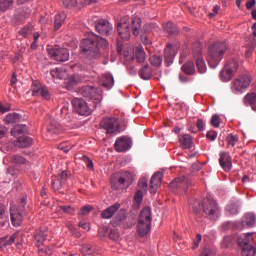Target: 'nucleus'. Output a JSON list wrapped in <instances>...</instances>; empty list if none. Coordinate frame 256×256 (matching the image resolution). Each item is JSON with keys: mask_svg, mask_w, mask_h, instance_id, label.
Wrapping results in <instances>:
<instances>
[{"mask_svg": "<svg viewBox=\"0 0 256 256\" xmlns=\"http://www.w3.org/2000/svg\"><path fill=\"white\" fill-rule=\"evenodd\" d=\"M68 177L69 173H67V171H63L61 174L58 175L57 179H59V181H61V183L65 185Z\"/></svg>", "mask_w": 256, "mask_h": 256, "instance_id": "5fc2aeb1", "label": "nucleus"}, {"mask_svg": "<svg viewBox=\"0 0 256 256\" xmlns=\"http://www.w3.org/2000/svg\"><path fill=\"white\" fill-rule=\"evenodd\" d=\"M255 7V0H250L246 3V9H253Z\"/></svg>", "mask_w": 256, "mask_h": 256, "instance_id": "774afa93", "label": "nucleus"}, {"mask_svg": "<svg viewBox=\"0 0 256 256\" xmlns=\"http://www.w3.org/2000/svg\"><path fill=\"white\" fill-rule=\"evenodd\" d=\"M101 83L103 87H106V89H111V87L115 85V80L113 79V75L109 73L102 75Z\"/></svg>", "mask_w": 256, "mask_h": 256, "instance_id": "b1692460", "label": "nucleus"}, {"mask_svg": "<svg viewBox=\"0 0 256 256\" xmlns=\"http://www.w3.org/2000/svg\"><path fill=\"white\" fill-rule=\"evenodd\" d=\"M95 29L100 35H111L113 33V25L105 19H99L94 22Z\"/></svg>", "mask_w": 256, "mask_h": 256, "instance_id": "4468645a", "label": "nucleus"}, {"mask_svg": "<svg viewBox=\"0 0 256 256\" xmlns=\"http://www.w3.org/2000/svg\"><path fill=\"white\" fill-rule=\"evenodd\" d=\"M143 201V190H138L134 195V208L139 209L141 202Z\"/></svg>", "mask_w": 256, "mask_h": 256, "instance_id": "58836bf2", "label": "nucleus"}, {"mask_svg": "<svg viewBox=\"0 0 256 256\" xmlns=\"http://www.w3.org/2000/svg\"><path fill=\"white\" fill-rule=\"evenodd\" d=\"M63 5L67 9H73V7H77V0H63Z\"/></svg>", "mask_w": 256, "mask_h": 256, "instance_id": "de8ad7c7", "label": "nucleus"}, {"mask_svg": "<svg viewBox=\"0 0 256 256\" xmlns=\"http://www.w3.org/2000/svg\"><path fill=\"white\" fill-rule=\"evenodd\" d=\"M118 183H119V185H123V186H121V189H124V187L125 188L129 187V181H127V179H125L124 177H120L118 179Z\"/></svg>", "mask_w": 256, "mask_h": 256, "instance_id": "bf43d9fd", "label": "nucleus"}, {"mask_svg": "<svg viewBox=\"0 0 256 256\" xmlns=\"http://www.w3.org/2000/svg\"><path fill=\"white\" fill-rule=\"evenodd\" d=\"M210 123L212 127H219V123H220L219 115L217 114L213 115Z\"/></svg>", "mask_w": 256, "mask_h": 256, "instance_id": "6e6d98bb", "label": "nucleus"}, {"mask_svg": "<svg viewBox=\"0 0 256 256\" xmlns=\"http://www.w3.org/2000/svg\"><path fill=\"white\" fill-rule=\"evenodd\" d=\"M151 208L145 207L141 210L137 224V233L139 237H145L151 231Z\"/></svg>", "mask_w": 256, "mask_h": 256, "instance_id": "20e7f679", "label": "nucleus"}, {"mask_svg": "<svg viewBox=\"0 0 256 256\" xmlns=\"http://www.w3.org/2000/svg\"><path fill=\"white\" fill-rule=\"evenodd\" d=\"M157 28V24H146L144 26L145 31H153V29Z\"/></svg>", "mask_w": 256, "mask_h": 256, "instance_id": "338daca9", "label": "nucleus"}, {"mask_svg": "<svg viewBox=\"0 0 256 256\" xmlns=\"http://www.w3.org/2000/svg\"><path fill=\"white\" fill-rule=\"evenodd\" d=\"M132 144L133 141L131 138L122 136L116 140L114 147L118 153H125V151H129V149H131Z\"/></svg>", "mask_w": 256, "mask_h": 256, "instance_id": "2eb2a0df", "label": "nucleus"}, {"mask_svg": "<svg viewBox=\"0 0 256 256\" xmlns=\"http://www.w3.org/2000/svg\"><path fill=\"white\" fill-rule=\"evenodd\" d=\"M228 145L231 147H235L237 145V141H239V137L237 135L229 134L226 138Z\"/></svg>", "mask_w": 256, "mask_h": 256, "instance_id": "79ce46f5", "label": "nucleus"}, {"mask_svg": "<svg viewBox=\"0 0 256 256\" xmlns=\"http://www.w3.org/2000/svg\"><path fill=\"white\" fill-rule=\"evenodd\" d=\"M47 53L50 59H53L58 63H65V61H69V50L66 48L48 47Z\"/></svg>", "mask_w": 256, "mask_h": 256, "instance_id": "0eeeda50", "label": "nucleus"}, {"mask_svg": "<svg viewBox=\"0 0 256 256\" xmlns=\"http://www.w3.org/2000/svg\"><path fill=\"white\" fill-rule=\"evenodd\" d=\"M27 197L23 196L18 206H12L10 208V219L14 227H21V223L27 215Z\"/></svg>", "mask_w": 256, "mask_h": 256, "instance_id": "7ed1b4c3", "label": "nucleus"}, {"mask_svg": "<svg viewBox=\"0 0 256 256\" xmlns=\"http://www.w3.org/2000/svg\"><path fill=\"white\" fill-rule=\"evenodd\" d=\"M84 161H86V166L88 169H93V161L89 157L84 156Z\"/></svg>", "mask_w": 256, "mask_h": 256, "instance_id": "69168bd1", "label": "nucleus"}, {"mask_svg": "<svg viewBox=\"0 0 256 256\" xmlns=\"http://www.w3.org/2000/svg\"><path fill=\"white\" fill-rule=\"evenodd\" d=\"M207 139H209L210 141H215L217 139V132L215 131H209L206 134Z\"/></svg>", "mask_w": 256, "mask_h": 256, "instance_id": "052dcab7", "label": "nucleus"}, {"mask_svg": "<svg viewBox=\"0 0 256 256\" xmlns=\"http://www.w3.org/2000/svg\"><path fill=\"white\" fill-rule=\"evenodd\" d=\"M72 106L74 110L78 113V115H89L91 113V108L89 104L82 98H74L72 100Z\"/></svg>", "mask_w": 256, "mask_h": 256, "instance_id": "ddd939ff", "label": "nucleus"}, {"mask_svg": "<svg viewBox=\"0 0 256 256\" xmlns=\"http://www.w3.org/2000/svg\"><path fill=\"white\" fill-rule=\"evenodd\" d=\"M193 211L194 213H203L202 215H205L208 219H212V221L219 219L221 213L219 205L211 198H204L202 204L200 201H196L193 205Z\"/></svg>", "mask_w": 256, "mask_h": 256, "instance_id": "f257e3e1", "label": "nucleus"}, {"mask_svg": "<svg viewBox=\"0 0 256 256\" xmlns=\"http://www.w3.org/2000/svg\"><path fill=\"white\" fill-rule=\"evenodd\" d=\"M226 210L230 215H237L239 213V202L238 201H231L227 206Z\"/></svg>", "mask_w": 256, "mask_h": 256, "instance_id": "72a5a7b5", "label": "nucleus"}, {"mask_svg": "<svg viewBox=\"0 0 256 256\" xmlns=\"http://www.w3.org/2000/svg\"><path fill=\"white\" fill-rule=\"evenodd\" d=\"M140 29H141V18L139 17L132 18V33L135 37L139 35Z\"/></svg>", "mask_w": 256, "mask_h": 256, "instance_id": "7c9ffc66", "label": "nucleus"}, {"mask_svg": "<svg viewBox=\"0 0 256 256\" xmlns=\"http://www.w3.org/2000/svg\"><path fill=\"white\" fill-rule=\"evenodd\" d=\"M58 149H60V151H64V153H69L71 151V146H65V144H60L58 146Z\"/></svg>", "mask_w": 256, "mask_h": 256, "instance_id": "0e129e2a", "label": "nucleus"}, {"mask_svg": "<svg viewBox=\"0 0 256 256\" xmlns=\"http://www.w3.org/2000/svg\"><path fill=\"white\" fill-rule=\"evenodd\" d=\"M225 51H227V44L225 42H216L209 47L207 61L212 69H215L221 63Z\"/></svg>", "mask_w": 256, "mask_h": 256, "instance_id": "f03ea898", "label": "nucleus"}, {"mask_svg": "<svg viewBox=\"0 0 256 256\" xmlns=\"http://www.w3.org/2000/svg\"><path fill=\"white\" fill-rule=\"evenodd\" d=\"M163 179V173L162 172H156L153 174L150 180V193L152 195H155L157 193V189L161 187V180Z\"/></svg>", "mask_w": 256, "mask_h": 256, "instance_id": "a211bd4d", "label": "nucleus"}, {"mask_svg": "<svg viewBox=\"0 0 256 256\" xmlns=\"http://www.w3.org/2000/svg\"><path fill=\"white\" fill-rule=\"evenodd\" d=\"M94 39L97 43V47H103L104 49H107V47H109V42H107L105 38H94Z\"/></svg>", "mask_w": 256, "mask_h": 256, "instance_id": "c03bdc74", "label": "nucleus"}, {"mask_svg": "<svg viewBox=\"0 0 256 256\" xmlns=\"http://www.w3.org/2000/svg\"><path fill=\"white\" fill-rule=\"evenodd\" d=\"M27 131V127L24 125H17L12 130V136L13 137H19V135H23Z\"/></svg>", "mask_w": 256, "mask_h": 256, "instance_id": "e433bc0d", "label": "nucleus"}, {"mask_svg": "<svg viewBox=\"0 0 256 256\" xmlns=\"http://www.w3.org/2000/svg\"><path fill=\"white\" fill-rule=\"evenodd\" d=\"M243 222L245 223L246 227H255V223H256L255 214L253 213L245 214Z\"/></svg>", "mask_w": 256, "mask_h": 256, "instance_id": "f704fd0d", "label": "nucleus"}, {"mask_svg": "<svg viewBox=\"0 0 256 256\" xmlns=\"http://www.w3.org/2000/svg\"><path fill=\"white\" fill-rule=\"evenodd\" d=\"M196 127H197L198 131H203L205 129V122L203 121V119L197 120Z\"/></svg>", "mask_w": 256, "mask_h": 256, "instance_id": "680f3d73", "label": "nucleus"}, {"mask_svg": "<svg viewBox=\"0 0 256 256\" xmlns=\"http://www.w3.org/2000/svg\"><path fill=\"white\" fill-rule=\"evenodd\" d=\"M79 83V77L72 76L66 81V89L71 91Z\"/></svg>", "mask_w": 256, "mask_h": 256, "instance_id": "4c0bfd02", "label": "nucleus"}, {"mask_svg": "<svg viewBox=\"0 0 256 256\" xmlns=\"http://www.w3.org/2000/svg\"><path fill=\"white\" fill-rule=\"evenodd\" d=\"M19 33L22 35V37H28L29 33H31V28L29 26H25L19 31Z\"/></svg>", "mask_w": 256, "mask_h": 256, "instance_id": "4d7b16f0", "label": "nucleus"}, {"mask_svg": "<svg viewBox=\"0 0 256 256\" xmlns=\"http://www.w3.org/2000/svg\"><path fill=\"white\" fill-rule=\"evenodd\" d=\"M100 126L102 129H105L108 135H115V133H119V129H121L119 120H117L115 117L104 118L100 122Z\"/></svg>", "mask_w": 256, "mask_h": 256, "instance_id": "1a4fd4ad", "label": "nucleus"}, {"mask_svg": "<svg viewBox=\"0 0 256 256\" xmlns=\"http://www.w3.org/2000/svg\"><path fill=\"white\" fill-rule=\"evenodd\" d=\"M117 33L124 41H129L131 37V28H129L127 21L119 22L117 24Z\"/></svg>", "mask_w": 256, "mask_h": 256, "instance_id": "dca6fc26", "label": "nucleus"}, {"mask_svg": "<svg viewBox=\"0 0 256 256\" xmlns=\"http://www.w3.org/2000/svg\"><path fill=\"white\" fill-rule=\"evenodd\" d=\"M50 75L54 79H65L67 77V71L63 68H55L50 71Z\"/></svg>", "mask_w": 256, "mask_h": 256, "instance_id": "c85d7f7f", "label": "nucleus"}, {"mask_svg": "<svg viewBox=\"0 0 256 256\" xmlns=\"http://www.w3.org/2000/svg\"><path fill=\"white\" fill-rule=\"evenodd\" d=\"M175 57V49L173 45L168 44L164 50V63L167 67L173 64V59Z\"/></svg>", "mask_w": 256, "mask_h": 256, "instance_id": "aec40b11", "label": "nucleus"}, {"mask_svg": "<svg viewBox=\"0 0 256 256\" xmlns=\"http://www.w3.org/2000/svg\"><path fill=\"white\" fill-rule=\"evenodd\" d=\"M61 187H63V184L61 183V180H59L58 178L53 180L52 189H54V191H59V189H61Z\"/></svg>", "mask_w": 256, "mask_h": 256, "instance_id": "3c124183", "label": "nucleus"}, {"mask_svg": "<svg viewBox=\"0 0 256 256\" xmlns=\"http://www.w3.org/2000/svg\"><path fill=\"white\" fill-rule=\"evenodd\" d=\"M2 239H4V247H9V245H13V243H15V239H17V234H13L12 236H10L9 239H7V237H2Z\"/></svg>", "mask_w": 256, "mask_h": 256, "instance_id": "a18cd8bd", "label": "nucleus"}, {"mask_svg": "<svg viewBox=\"0 0 256 256\" xmlns=\"http://www.w3.org/2000/svg\"><path fill=\"white\" fill-rule=\"evenodd\" d=\"M39 96L43 97L46 101H49V99H51V96L49 95V90L46 87H42L39 92Z\"/></svg>", "mask_w": 256, "mask_h": 256, "instance_id": "49530a36", "label": "nucleus"}, {"mask_svg": "<svg viewBox=\"0 0 256 256\" xmlns=\"http://www.w3.org/2000/svg\"><path fill=\"white\" fill-rule=\"evenodd\" d=\"M60 211H63L64 213H67L68 215H73L75 213V209L71 206H60Z\"/></svg>", "mask_w": 256, "mask_h": 256, "instance_id": "8fccbe9b", "label": "nucleus"}, {"mask_svg": "<svg viewBox=\"0 0 256 256\" xmlns=\"http://www.w3.org/2000/svg\"><path fill=\"white\" fill-rule=\"evenodd\" d=\"M201 44L196 43L193 47V56L196 59V67H197V71L200 74H203L207 71V65H205V60H203V56H201Z\"/></svg>", "mask_w": 256, "mask_h": 256, "instance_id": "f8f14e48", "label": "nucleus"}, {"mask_svg": "<svg viewBox=\"0 0 256 256\" xmlns=\"http://www.w3.org/2000/svg\"><path fill=\"white\" fill-rule=\"evenodd\" d=\"M34 239L36 241V246L39 248L43 243H45V240L47 239V231L45 230H37L34 233Z\"/></svg>", "mask_w": 256, "mask_h": 256, "instance_id": "5701e85b", "label": "nucleus"}, {"mask_svg": "<svg viewBox=\"0 0 256 256\" xmlns=\"http://www.w3.org/2000/svg\"><path fill=\"white\" fill-rule=\"evenodd\" d=\"M93 211V206H84L80 209L79 215H89Z\"/></svg>", "mask_w": 256, "mask_h": 256, "instance_id": "603ef678", "label": "nucleus"}, {"mask_svg": "<svg viewBox=\"0 0 256 256\" xmlns=\"http://www.w3.org/2000/svg\"><path fill=\"white\" fill-rule=\"evenodd\" d=\"M253 233L243 234L237 239L239 247H241L242 256H255L256 248L253 244Z\"/></svg>", "mask_w": 256, "mask_h": 256, "instance_id": "423d86ee", "label": "nucleus"}, {"mask_svg": "<svg viewBox=\"0 0 256 256\" xmlns=\"http://www.w3.org/2000/svg\"><path fill=\"white\" fill-rule=\"evenodd\" d=\"M135 59L138 63H143L145 61V50H143V47L141 46L136 47Z\"/></svg>", "mask_w": 256, "mask_h": 256, "instance_id": "c9c22d12", "label": "nucleus"}, {"mask_svg": "<svg viewBox=\"0 0 256 256\" xmlns=\"http://www.w3.org/2000/svg\"><path fill=\"white\" fill-rule=\"evenodd\" d=\"M182 71L185 75H195V64L192 61L185 63L182 66Z\"/></svg>", "mask_w": 256, "mask_h": 256, "instance_id": "2f4dec72", "label": "nucleus"}, {"mask_svg": "<svg viewBox=\"0 0 256 256\" xmlns=\"http://www.w3.org/2000/svg\"><path fill=\"white\" fill-rule=\"evenodd\" d=\"M21 119L22 117L18 113H10L5 117L4 121L8 125H11V124L19 123Z\"/></svg>", "mask_w": 256, "mask_h": 256, "instance_id": "c756f323", "label": "nucleus"}, {"mask_svg": "<svg viewBox=\"0 0 256 256\" xmlns=\"http://www.w3.org/2000/svg\"><path fill=\"white\" fill-rule=\"evenodd\" d=\"M80 93L86 99H90V101H93L94 105H99V103H101V99H103V96L101 95V90L93 86L82 87Z\"/></svg>", "mask_w": 256, "mask_h": 256, "instance_id": "6e6552de", "label": "nucleus"}, {"mask_svg": "<svg viewBox=\"0 0 256 256\" xmlns=\"http://www.w3.org/2000/svg\"><path fill=\"white\" fill-rule=\"evenodd\" d=\"M220 167L224 171H231V168L233 167V162L231 159V155H229V152H221L220 158H219Z\"/></svg>", "mask_w": 256, "mask_h": 256, "instance_id": "f3484780", "label": "nucleus"}, {"mask_svg": "<svg viewBox=\"0 0 256 256\" xmlns=\"http://www.w3.org/2000/svg\"><path fill=\"white\" fill-rule=\"evenodd\" d=\"M139 75L141 79L148 81V79H151V75H153V70L149 67V65H145L139 70Z\"/></svg>", "mask_w": 256, "mask_h": 256, "instance_id": "cd10ccee", "label": "nucleus"}, {"mask_svg": "<svg viewBox=\"0 0 256 256\" xmlns=\"http://www.w3.org/2000/svg\"><path fill=\"white\" fill-rule=\"evenodd\" d=\"M33 143V139L27 136L19 137L16 142V147L25 148V147H31Z\"/></svg>", "mask_w": 256, "mask_h": 256, "instance_id": "bb28decb", "label": "nucleus"}, {"mask_svg": "<svg viewBox=\"0 0 256 256\" xmlns=\"http://www.w3.org/2000/svg\"><path fill=\"white\" fill-rule=\"evenodd\" d=\"M149 61L151 65H153L154 67H159L163 63V58L161 57V55L156 54L151 56L149 58Z\"/></svg>", "mask_w": 256, "mask_h": 256, "instance_id": "ea45409f", "label": "nucleus"}, {"mask_svg": "<svg viewBox=\"0 0 256 256\" xmlns=\"http://www.w3.org/2000/svg\"><path fill=\"white\" fill-rule=\"evenodd\" d=\"M83 255H92L93 247L91 245H84L81 249Z\"/></svg>", "mask_w": 256, "mask_h": 256, "instance_id": "864d4df0", "label": "nucleus"}, {"mask_svg": "<svg viewBox=\"0 0 256 256\" xmlns=\"http://www.w3.org/2000/svg\"><path fill=\"white\" fill-rule=\"evenodd\" d=\"M48 133H50L51 135H55V134L59 133V126L58 125H56V126L51 125L48 128Z\"/></svg>", "mask_w": 256, "mask_h": 256, "instance_id": "e2e57ef3", "label": "nucleus"}, {"mask_svg": "<svg viewBox=\"0 0 256 256\" xmlns=\"http://www.w3.org/2000/svg\"><path fill=\"white\" fill-rule=\"evenodd\" d=\"M65 19H67V14L64 12L55 16L54 31H59V28L63 26V23H65Z\"/></svg>", "mask_w": 256, "mask_h": 256, "instance_id": "a878e982", "label": "nucleus"}, {"mask_svg": "<svg viewBox=\"0 0 256 256\" xmlns=\"http://www.w3.org/2000/svg\"><path fill=\"white\" fill-rule=\"evenodd\" d=\"M178 141L182 149H191L193 145V138L189 134H183L178 136Z\"/></svg>", "mask_w": 256, "mask_h": 256, "instance_id": "4be33fe9", "label": "nucleus"}, {"mask_svg": "<svg viewBox=\"0 0 256 256\" xmlns=\"http://www.w3.org/2000/svg\"><path fill=\"white\" fill-rule=\"evenodd\" d=\"M109 238L112 239V241H117V239H119V232L117 230H111Z\"/></svg>", "mask_w": 256, "mask_h": 256, "instance_id": "13d9d810", "label": "nucleus"}, {"mask_svg": "<svg viewBox=\"0 0 256 256\" xmlns=\"http://www.w3.org/2000/svg\"><path fill=\"white\" fill-rule=\"evenodd\" d=\"M13 5V0H0V11H7Z\"/></svg>", "mask_w": 256, "mask_h": 256, "instance_id": "37998d69", "label": "nucleus"}, {"mask_svg": "<svg viewBox=\"0 0 256 256\" xmlns=\"http://www.w3.org/2000/svg\"><path fill=\"white\" fill-rule=\"evenodd\" d=\"M237 67V61L230 60L229 62H227V64L220 72L221 80L224 81V83L231 81V79H233V75H235V72L237 71Z\"/></svg>", "mask_w": 256, "mask_h": 256, "instance_id": "9b49d317", "label": "nucleus"}, {"mask_svg": "<svg viewBox=\"0 0 256 256\" xmlns=\"http://www.w3.org/2000/svg\"><path fill=\"white\" fill-rule=\"evenodd\" d=\"M9 161L13 165H29V161L19 154L11 155Z\"/></svg>", "mask_w": 256, "mask_h": 256, "instance_id": "393cba45", "label": "nucleus"}, {"mask_svg": "<svg viewBox=\"0 0 256 256\" xmlns=\"http://www.w3.org/2000/svg\"><path fill=\"white\" fill-rule=\"evenodd\" d=\"M120 208L121 204L119 203H115L114 205L109 206L108 208L102 211V219H111V217H113V215H115V213L119 211Z\"/></svg>", "mask_w": 256, "mask_h": 256, "instance_id": "412c9836", "label": "nucleus"}, {"mask_svg": "<svg viewBox=\"0 0 256 256\" xmlns=\"http://www.w3.org/2000/svg\"><path fill=\"white\" fill-rule=\"evenodd\" d=\"M147 183V178H141L138 182V186L140 187L141 191H145V193L147 192Z\"/></svg>", "mask_w": 256, "mask_h": 256, "instance_id": "09e8293b", "label": "nucleus"}, {"mask_svg": "<svg viewBox=\"0 0 256 256\" xmlns=\"http://www.w3.org/2000/svg\"><path fill=\"white\" fill-rule=\"evenodd\" d=\"M189 185H191V180H189V178L182 176L179 178L174 179L171 184L170 187L172 188H176V189H184L186 187H189Z\"/></svg>", "mask_w": 256, "mask_h": 256, "instance_id": "6ab92c4d", "label": "nucleus"}, {"mask_svg": "<svg viewBox=\"0 0 256 256\" xmlns=\"http://www.w3.org/2000/svg\"><path fill=\"white\" fill-rule=\"evenodd\" d=\"M251 85V77L249 75H241L232 82L231 90L233 93H243Z\"/></svg>", "mask_w": 256, "mask_h": 256, "instance_id": "9d476101", "label": "nucleus"}, {"mask_svg": "<svg viewBox=\"0 0 256 256\" xmlns=\"http://www.w3.org/2000/svg\"><path fill=\"white\" fill-rule=\"evenodd\" d=\"M80 49L82 53H84V55L88 57V59H97V57H100L101 55L95 38H86L82 40L80 44Z\"/></svg>", "mask_w": 256, "mask_h": 256, "instance_id": "39448f33", "label": "nucleus"}, {"mask_svg": "<svg viewBox=\"0 0 256 256\" xmlns=\"http://www.w3.org/2000/svg\"><path fill=\"white\" fill-rule=\"evenodd\" d=\"M163 29L166 33H168L169 35H177V33H179V29L177 28V26L175 24H173L172 22H168L163 26Z\"/></svg>", "mask_w": 256, "mask_h": 256, "instance_id": "473e14b6", "label": "nucleus"}, {"mask_svg": "<svg viewBox=\"0 0 256 256\" xmlns=\"http://www.w3.org/2000/svg\"><path fill=\"white\" fill-rule=\"evenodd\" d=\"M42 89H43V86H41V83L37 81L33 82L32 91H33L34 97H39V93Z\"/></svg>", "mask_w": 256, "mask_h": 256, "instance_id": "a19ab883", "label": "nucleus"}]
</instances>
